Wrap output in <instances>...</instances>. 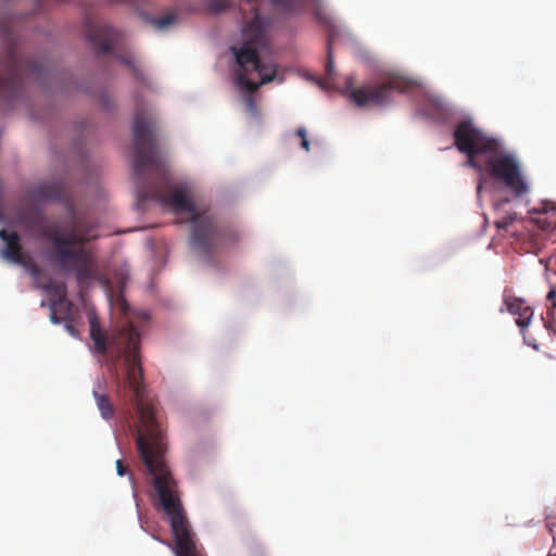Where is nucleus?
<instances>
[{"label": "nucleus", "instance_id": "18", "mask_svg": "<svg viewBox=\"0 0 556 556\" xmlns=\"http://www.w3.org/2000/svg\"><path fill=\"white\" fill-rule=\"evenodd\" d=\"M334 77V61L331 48V38L328 39L327 43V63L325 68V77L318 81L321 88H330Z\"/></svg>", "mask_w": 556, "mask_h": 556}, {"label": "nucleus", "instance_id": "15", "mask_svg": "<svg viewBox=\"0 0 556 556\" xmlns=\"http://www.w3.org/2000/svg\"><path fill=\"white\" fill-rule=\"evenodd\" d=\"M50 319L53 324L74 320V305L67 299L59 303H50Z\"/></svg>", "mask_w": 556, "mask_h": 556}, {"label": "nucleus", "instance_id": "3", "mask_svg": "<svg viewBox=\"0 0 556 556\" xmlns=\"http://www.w3.org/2000/svg\"><path fill=\"white\" fill-rule=\"evenodd\" d=\"M453 136L457 150L467 155L468 166L488 173L517 198L528 193L529 187L516 157L511 154H497V139L488 136L470 121L460 122Z\"/></svg>", "mask_w": 556, "mask_h": 556}, {"label": "nucleus", "instance_id": "26", "mask_svg": "<svg viewBox=\"0 0 556 556\" xmlns=\"http://www.w3.org/2000/svg\"><path fill=\"white\" fill-rule=\"evenodd\" d=\"M65 330L74 338L78 337V330L74 327L73 321H65Z\"/></svg>", "mask_w": 556, "mask_h": 556}, {"label": "nucleus", "instance_id": "2", "mask_svg": "<svg viewBox=\"0 0 556 556\" xmlns=\"http://www.w3.org/2000/svg\"><path fill=\"white\" fill-rule=\"evenodd\" d=\"M154 127L152 118H147L141 110L136 112L132 154L137 207L142 210L146 201L153 200L177 215L187 213V222L191 224L190 245L204 257L211 258L224 247L236 242L238 236L220 228L210 210L199 208L187 187L170 184L165 161L157 150Z\"/></svg>", "mask_w": 556, "mask_h": 556}, {"label": "nucleus", "instance_id": "29", "mask_svg": "<svg viewBox=\"0 0 556 556\" xmlns=\"http://www.w3.org/2000/svg\"><path fill=\"white\" fill-rule=\"evenodd\" d=\"M542 212H543V213H546V214H547V213H549V210L547 208V205H546V204H544V207L542 208Z\"/></svg>", "mask_w": 556, "mask_h": 556}, {"label": "nucleus", "instance_id": "24", "mask_svg": "<svg viewBox=\"0 0 556 556\" xmlns=\"http://www.w3.org/2000/svg\"><path fill=\"white\" fill-rule=\"evenodd\" d=\"M546 300L552 303V307L556 308V286H552L547 292Z\"/></svg>", "mask_w": 556, "mask_h": 556}, {"label": "nucleus", "instance_id": "30", "mask_svg": "<svg viewBox=\"0 0 556 556\" xmlns=\"http://www.w3.org/2000/svg\"><path fill=\"white\" fill-rule=\"evenodd\" d=\"M481 189H482V186H481V184H479V185H478V192H480V191H481Z\"/></svg>", "mask_w": 556, "mask_h": 556}, {"label": "nucleus", "instance_id": "27", "mask_svg": "<svg viewBox=\"0 0 556 556\" xmlns=\"http://www.w3.org/2000/svg\"><path fill=\"white\" fill-rule=\"evenodd\" d=\"M551 211H553V215L556 213V208L552 207ZM551 227H556V216H552V220L549 222Z\"/></svg>", "mask_w": 556, "mask_h": 556}, {"label": "nucleus", "instance_id": "25", "mask_svg": "<svg viewBox=\"0 0 556 556\" xmlns=\"http://www.w3.org/2000/svg\"><path fill=\"white\" fill-rule=\"evenodd\" d=\"M116 471L117 475L121 477L125 476L128 472L127 466L121 459L116 460Z\"/></svg>", "mask_w": 556, "mask_h": 556}, {"label": "nucleus", "instance_id": "4", "mask_svg": "<svg viewBox=\"0 0 556 556\" xmlns=\"http://www.w3.org/2000/svg\"><path fill=\"white\" fill-rule=\"evenodd\" d=\"M258 4L260 0H241L242 45L230 48L238 64L237 84L250 93L276 77L275 64L263 63L257 54V49L266 43L268 27V21L260 15Z\"/></svg>", "mask_w": 556, "mask_h": 556}, {"label": "nucleus", "instance_id": "22", "mask_svg": "<svg viewBox=\"0 0 556 556\" xmlns=\"http://www.w3.org/2000/svg\"><path fill=\"white\" fill-rule=\"evenodd\" d=\"M295 135L298 137L301 138V147L305 150V151H309V141L307 139V134H306V129L304 127H300Z\"/></svg>", "mask_w": 556, "mask_h": 556}, {"label": "nucleus", "instance_id": "5", "mask_svg": "<svg viewBox=\"0 0 556 556\" xmlns=\"http://www.w3.org/2000/svg\"><path fill=\"white\" fill-rule=\"evenodd\" d=\"M0 39L3 53L0 56V100L11 104L17 98L24 80H41L49 74L47 64L23 55L13 18H0Z\"/></svg>", "mask_w": 556, "mask_h": 556}, {"label": "nucleus", "instance_id": "12", "mask_svg": "<svg viewBox=\"0 0 556 556\" xmlns=\"http://www.w3.org/2000/svg\"><path fill=\"white\" fill-rule=\"evenodd\" d=\"M0 239L5 243L2 256L15 264H23L22 244L18 233L1 229Z\"/></svg>", "mask_w": 556, "mask_h": 556}, {"label": "nucleus", "instance_id": "21", "mask_svg": "<svg viewBox=\"0 0 556 556\" xmlns=\"http://www.w3.org/2000/svg\"><path fill=\"white\" fill-rule=\"evenodd\" d=\"M515 216L511 214H508L506 216H503L501 219L495 220L494 225L500 230H507L508 227L514 223Z\"/></svg>", "mask_w": 556, "mask_h": 556}, {"label": "nucleus", "instance_id": "17", "mask_svg": "<svg viewBox=\"0 0 556 556\" xmlns=\"http://www.w3.org/2000/svg\"><path fill=\"white\" fill-rule=\"evenodd\" d=\"M42 289L50 294L51 303H59L67 299V289L65 283L55 282L49 279Z\"/></svg>", "mask_w": 556, "mask_h": 556}, {"label": "nucleus", "instance_id": "20", "mask_svg": "<svg viewBox=\"0 0 556 556\" xmlns=\"http://www.w3.org/2000/svg\"><path fill=\"white\" fill-rule=\"evenodd\" d=\"M150 23L159 30H163L176 22L174 13H167L165 16L149 20Z\"/></svg>", "mask_w": 556, "mask_h": 556}, {"label": "nucleus", "instance_id": "14", "mask_svg": "<svg viewBox=\"0 0 556 556\" xmlns=\"http://www.w3.org/2000/svg\"><path fill=\"white\" fill-rule=\"evenodd\" d=\"M105 380L101 379L97 381L96 387L93 388L92 394L96 400V404L103 419L109 420L113 418L115 409L114 406L108 396V394L103 391L105 388Z\"/></svg>", "mask_w": 556, "mask_h": 556}, {"label": "nucleus", "instance_id": "16", "mask_svg": "<svg viewBox=\"0 0 556 556\" xmlns=\"http://www.w3.org/2000/svg\"><path fill=\"white\" fill-rule=\"evenodd\" d=\"M21 223L25 225L27 228L35 230L42 237V229L45 227H50L46 224L45 216L40 211H28L24 212L20 216Z\"/></svg>", "mask_w": 556, "mask_h": 556}, {"label": "nucleus", "instance_id": "1", "mask_svg": "<svg viewBox=\"0 0 556 556\" xmlns=\"http://www.w3.org/2000/svg\"><path fill=\"white\" fill-rule=\"evenodd\" d=\"M121 361H123V375L121 378L117 377V395L136 409L142 428V432L137 437V448L148 473L152 477V486L159 505L169 520L175 554L176 556H202L178 495L177 483L164 459L163 433L155 418L154 400L144 383L141 359H108V363L112 370L116 371Z\"/></svg>", "mask_w": 556, "mask_h": 556}, {"label": "nucleus", "instance_id": "13", "mask_svg": "<svg viewBox=\"0 0 556 556\" xmlns=\"http://www.w3.org/2000/svg\"><path fill=\"white\" fill-rule=\"evenodd\" d=\"M64 186L61 181H43L31 191L36 200L59 202L63 199Z\"/></svg>", "mask_w": 556, "mask_h": 556}, {"label": "nucleus", "instance_id": "11", "mask_svg": "<svg viewBox=\"0 0 556 556\" xmlns=\"http://www.w3.org/2000/svg\"><path fill=\"white\" fill-rule=\"evenodd\" d=\"M506 309L516 316V324L521 332L530 325L533 317V309L523 299L509 296L504 300Z\"/></svg>", "mask_w": 556, "mask_h": 556}, {"label": "nucleus", "instance_id": "8", "mask_svg": "<svg viewBox=\"0 0 556 556\" xmlns=\"http://www.w3.org/2000/svg\"><path fill=\"white\" fill-rule=\"evenodd\" d=\"M121 34L111 26L87 25L88 41L94 47L99 54L109 53L117 42Z\"/></svg>", "mask_w": 556, "mask_h": 556}, {"label": "nucleus", "instance_id": "9", "mask_svg": "<svg viewBox=\"0 0 556 556\" xmlns=\"http://www.w3.org/2000/svg\"><path fill=\"white\" fill-rule=\"evenodd\" d=\"M274 8L277 10L288 13L294 14L299 13L304 9L306 0H269ZM210 10L214 13H219L226 10L230 0H206Z\"/></svg>", "mask_w": 556, "mask_h": 556}, {"label": "nucleus", "instance_id": "19", "mask_svg": "<svg viewBox=\"0 0 556 556\" xmlns=\"http://www.w3.org/2000/svg\"><path fill=\"white\" fill-rule=\"evenodd\" d=\"M117 59L124 64L126 65L132 73L134 75L141 79L142 78V73L137 64V59L134 54H128V55H117Z\"/></svg>", "mask_w": 556, "mask_h": 556}, {"label": "nucleus", "instance_id": "28", "mask_svg": "<svg viewBox=\"0 0 556 556\" xmlns=\"http://www.w3.org/2000/svg\"><path fill=\"white\" fill-rule=\"evenodd\" d=\"M38 271H39L38 267L34 266V268L31 269V274L36 275Z\"/></svg>", "mask_w": 556, "mask_h": 556}, {"label": "nucleus", "instance_id": "10", "mask_svg": "<svg viewBox=\"0 0 556 556\" xmlns=\"http://www.w3.org/2000/svg\"><path fill=\"white\" fill-rule=\"evenodd\" d=\"M62 270L75 271L78 282L92 279L96 274V266L91 260V256L87 253H80L79 256L72 257L65 266H59Z\"/></svg>", "mask_w": 556, "mask_h": 556}, {"label": "nucleus", "instance_id": "7", "mask_svg": "<svg viewBox=\"0 0 556 556\" xmlns=\"http://www.w3.org/2000/svg\"><path fill=\"white\" fill-rule=\"evenodd\" d=\"M67 214L71 220L65 233H62L58 226L45 227L42 229V238L53 243L50 260L58 266H65L72 257L79 256L80 253H84L85 251L83 249H74L73 247L83 244L89 240V235L81 229L73 204L67 205Z\"/></svg>", "mask_w": 556, "mask_h": 556}, {"label": "nucleus", "instance_id": "6", "mask_svg": "<svg viewBox=\"0 0 556 556\" xmlns=\"http://www.w3.org/2000/svg\"><path fill=\"white\" fill-rule=\"evenodd\" d=\"M417 83L400 75H390L379 84H367L355 87L353 77L345 81V92L358 106L376 105L384 106L392 101L394 92H406L415 87Z\"/></svg>", "mask_w": 556, "mask_h": 556}, {"label": "nucleus", "instance_id": "23", "mask_svg": "<svg viewBox=\"0 0 556 556\" xmlns=\"http://www.w3.org/2000/svg\"><path fill=\"white\" fill-rule=\"evenodd\" d=\"M114 1L132 5L136 9L143 7L148 2V0H114Z\"/></svg>", "mask_w": 556, "mask_h": 556}]
</instances>
